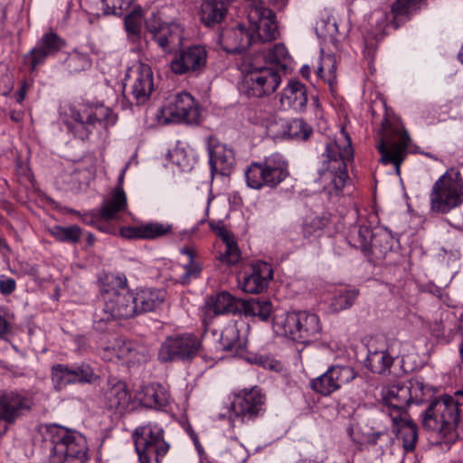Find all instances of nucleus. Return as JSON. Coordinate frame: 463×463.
Masks as SVG:
<instances>
[{"label":"nucleus","instance_id":"nucleus-1","mask_svg":"<svg viewBox=\"0 0 463 463\" xmlns=\"http://www.w3.org/2000/svg\"><path fill=\"white\" fill-rule=\"evenodd\" d=\"M462 412L463 391H457L453 395L431 401L421 414V426L437 434L444 443H454L458 437L457 427Z\"/></svg>","mask_w":463,"mask_h":463},{"label":"nucleus","instance_id":"nucleus-2","mask_svg":"<svg viewBox=\"0 0 463 463\" xmlns=\"http://www.w3.org/2000/svg\"><path fill=\"white\" fill-rule=\"evenodd\" d=\"M113 287L102 288L104 307L94 313V328L104 332L107 324L117 318H129L137 315L134 294L127 288V279L119 276L107 277Z\"/></svg>","mask_w":463,"mask_h":463},{"label":"nucleus","instance_id":"nucleus-3","mask_svg":"<svg viewBox=\"0 0 463 463\" xmlns=\"http://www.w3.org/2000/svg\"><path fill=\"white\" fill-rule=\"evenodd\" d=\"M45 439L52 446L49 463H83L86 460L88 445L81 433L50 424L46 427Z\"/></svg>","mask_w":463,"mask_h":463},{"label":"nucleus","instance_id":"nucleus-4","mask_svg":"<svg viewBox=\"0 0 463 463\" xmlns=\"http://www.w3.org/2000/svg\"><path fill=\"white\" fill-rule=\"evenodd\" d=\"M382 127L377 133L376 148L381 155L380 161L384 165L392 164L397 174L406 155L410 136L403 126L398 121L389 120L386 117L382 120Z\"/></svg>","mask_w":463,"mask_h":463},{"label":"nucleus","instance_id":"nucleus-5","mask_svg":"<svg viewBox=\"0 0 463 463\" xmlns=\"http://www.w3.org/2000/svg\"><path fill=\"white\" fill-rule=\"evenodd\" d=\"M260 56L247 57L248 66L241 83V91L249 98H262L276 91L281 82L277 68L262 64Z\"/></svg>","mask_w":463,"mask_h":463},{"label":"nucleus","instance_id":"nucleus-6","mask_svg":"<svg viewBox=\"0 0 463 463\" xmlns=\"http://www.w3.org/2000/svg\"><path fill=\"white\" fill-rule=\"evenodd\" d=\"M341 134L345 138V144L341 147L336 141L328 143L322 155L323 165L318 168L321 182H329L336 192L345 184L348 178L346 160L353 158L351 139L344 128Z\"/></svg>","mask_w":463,"mask_h":463},{"label":"nucleus","instance_id":"nucleus-7","mask_svg":"<svg viewBox=\"0 0 463 463\" xmlns=\"http://www.w3.org/2000/svg\"><path fill=\"white\" fill-rule=\"evenodd\" d=\"M463 203V178L459 172L448 170L433 184L430 205L433 213L446 214Z\"/></svg>","mask_w":463,"mask_h":463},{"label":"nucleus","instance_id":"nucleus-8","mask_svg":"<svg viewBox=\"0 0 463 463\" xmlns=\"http://www.w3.org/2000/svg\"><path fill=\"white\" fill-rule=\"evenodd\" d=\"M132 437L140 463H159L160 458L169 449V444L164 439L163 429L156 423L149 422L137 427Z\"/></svg>","mask_w":463,"mask_h":463},{"label":"nucleus","instance_id":"nucleus-9","mask_svg":"<svg viewBox=\"0 0 463 463\" xmlns=\"http://www.w3.org/2000/svg\"><path fill=\"white\" fill-rule=\"evenodd\" d=\"M71 121L67 123L69 129L81 140L89 137L90 134L99 125L104 128L116 122L112 110L104 105L88 106L80 110H72Z\"/></svg>","mask_w":463,"mask_h":463},{"label":"nucleus","instance_id":"nucleus-10","mask_svg":"<svg viewBox=\"0 0 463 463\" xmlns=\"http://www.w3.org/2000/svg\"><path fill=\"white\" fill-rule=\"evenodd\" d=\"M288 175V167L285 162L270 158L262 163H251L245 172L248 186L257 190L263 186L274 188Z\"/></svg>","mask_w":463,"mask_h":463},{"label":"nucleus","instance_id":"nucleus-11","mask_svg":"<svg viewBox=\"0 0 463 463\" xmlns=\"http://www.w3.org/2000/svg\"><path fill=\"white\" fill-rule=\"evenodd\" d=\"M202 347L201 341L193 334H181L167 337L162 344L158 357L165 363L192 361Z\"/></svg>","mask_w":463,"mask_h":463},{"label":"nucleus","instance_id":"nucleus-12","mask_svg":"<svg viewBox=\"0 0 463 463\" xmlns=\"http://www.w3.org/2000/svg\"><path fill=\"white\" fill-rule=\"evenodd\" d=\"M154 90V75L149 65L136 62L128 68L124 80V91L133 97L137 105L145 104Z\"/></svg>","mask_w":463,"mask_h":463},{"label":"nucleus","instance_id":"nucleus-13","mask_svg":"<svg viewBox=\"0 0 463 463\" xmlns=\"http://www.w3.org/2000/svg\"><path fill=\"white\" fill-rule=\"evenodd\" d=\"M284 334L298 343H307L321 330L317 315L307 312L288 313L283 322Z\"/></svg>","mask_w":463,"mask_h":463},{"label":"nucleus","instance_id":"nucleus-14","mask_svg":"<svg viewBox=\"0 0 463 463\" xmlns=\"http://www.w3.org/2000/svg\"><path fill=\"white\" fill-rule=\"evenodd\" d=\"M248 19L250 32L255 37L256 43L270 42L279 35L275 13L267 6H249Z\"/></svg>","mask_w":463,"mask_h":463},{"label":"nucleus","instance_id":"nucleus-15","mask_svg":"<svg viewBox=\"0 0 463 463\" xmlns=\"http://www.w3.org/2000/svg\"><path fill=\"white\" fill-rule=\"evenodd\" d=\"M166 121L198 124L201 117L199 104L187 92L176 94L163 107Z\"/></svg>","mask_w":463,"mask_h":463},{"label":"nucleus","instance_id":"nucleus-16","mask_svg":"<svg viewBox=\"0 0 463 463\" xmlns=\"http://www.w3.org/2000/svg\"><path fill=\"white\" fill-rule=\"evenodd\" d=\"M355 375L354 370L350 366H331L322 375L310 382V388L326 396L354 380Z\"/></svg>","mask_w":463,"mask_h":463},{"label":"nucleus","instance_id":"nucleus-17","mask_svg":"<svg viewBox=\"0 0 463 463\" xmlns=\"http://www.w3.org/2000/svg\"><path fill=\"white\" fill-rule=\"evenodd\" d=\"M66 46V41L53 31L45 33L38 41L36 46L24 56V62L34 71L45 60L57 54Z\"/></svg>","mask_w":463,"mask_h":463},{"label":"nucleus","instance_id":"nucleus-18","mask_svg":"<svg viewBox=\"0 0 463 463\" xmlns=\"http://www.w3.org/2000/svg\"><path fill=\"white\" fill-rule=\"evenodd\" d=\"M207 51L204 46L193 45L180 52L171 62L175 74L200 73L206 65Z\"/></svg>","mask_w":463,"mask_h":463},{"label":"nucleus","instance_id":"nucleus-19","mask_svg":"<svg viewBox=\"0 0 463 463\" xmlns=\"http://www.w3.org/2000/svg\"><path fill=\"white\" fill-rule=\"evenodd\" d=\"M33 402L16 392L1 390L0 391V414L7 424H14L17 419L29 412L32 409Z\"/></svg>","mask_w":463,"mask_h":463},{"label":"nucleus","instance_id":"nucleus-20","mask_svg":"<svg viewBox=\"0 0 463 463\" xmlns=\"http://www.w3.org/2000/svg\"><path fill=\"white\" fill-rule=\"evenodd\" d=\"M219 43L226 52L240 53L255 43L256 40L250 29L238 24L236 27L223 29L220 34Z\"/></svg>","mask_w":463,"mask_h":463},{"label":"nucleus","instance_id":"nucleus-21","mask_svg":"<svg viewBox=\"0 0 463 463\" xmlns=\"http://www.w3.org/2000/svg\"><path fill=\"white\" fill-rule=\"evenodd\" d=\"M242 305V299L236 298L225 291L211 296L205 302L203 323L207 324V320L221 315L241 314Z\"/></svg>","mask_w":463,"mask_h":463},{"label":"nucleus","instance_id":"nucleus-22","mask_svg":"<svg viewBox=\"0 0 463 463\" xmlns=\"http://www.w3.org/2000/svg\"><path fill=\"white\" fill-rule=\"evenodd\" d=\"M264 396L257 389L246 392L242 396H238L232 403L236 415L242 420H251L257 417L262 411Z\"/></svg>","mask_w":463,"mask_h":463},{"label":"nucleus","instance_id":"nucleus-23","mask_svg":"<svg viewBox=\"0 0 463 463\" xmlns=\"http://www.w3.org/2000/svg\"><path fill=\"white\" fill-rule=\"evenodd\" d=\"M272 269L268 263H256L251 267V272L244 276L241 282V288L246 293H261L267 288L269 280L272 279Z\"/></svg>","mask_w":463,"mask_h":463},{"label":"nucleus","instance_id":"nucleus-24","mask_svg":"<svg viewBox=\"0 0 463 463\" xmlns=\"http://www.w3.org/2000/svg\"><path fill=\"white\" fill-rule=\"evenodd\" d=\"M383 399L391 416L394 412L396 413L395 416H402L406 411V408L411 404V396L408 392L406 383H397L389 386L384 391Z\"/></svg>","mask_w":463,"mask_h":463},{"label":"nucleus","instance_id":"nucleus-25","mask_svg":"<svg viewBox=\"0 0 463 463\" xmlns=\"http://www.w3.org/2000/svg\"><path fill=\"white\" fill-rule=\"evenodd\" d=\"M152 39L167 53L174 52L182 42L180 30L176 25L162 24L159 26L147 25Z\"/></svg>","mask_w":463,"mask_h":463},{"label":"nucleus","instance_id":"nucleus-26","mask_svg":"<svg viewBox=\"0 0 463 463\" xmlns=\"http://www.w3.org/2000/svg\"><path fill=\"white\" fill-rule=\"evenodd\" d=\"M280 103L284 108L304 110L307 103L306 86L298 80H290L281 93Z\"/></svg>","mask_w":463,"mask_h":463},{"label":"nucleus","instance_id":"nucleus-27","mask_svg":"<svg viewBox=\"0 0 463 463\" xmlns=\"http://www.w3.org/2000/svg\"><path fill=\"white\" fill-rule=\"evenodd\" d=\"M130 402V392L122 381H117L105 392V403L109 410L121 413L128 409Z\"/></svg>","mask_w":463,"mask_h":463},{"label":"nucleus","instance_id":"nucleus-28","mask_svg":"<svg viewBox=\"0 0 463 463\" xmlns=\"http://www.w3.org/2000/svg\"><path fill=\"white\" fill-rule=\"evenodd\" d=\"M166 292L163 288H145L134 295L137 314L151 312L162 305Z\"/></svg>","mask_w":463,"mask_h":463},{"label":"nucleus","instance_id":"nucleus-29","mask_svg":"<svg viewBox=\"0 0 463 463\" xmlns=\"http://www.w3.org/2000/svg\"><path fill=\"white\" fill-rule=\"evenodd\" d=\"M392 431L401 439L406 450H412L418 439L417 426L411 420L392 415Z\"/></svg>","mask_w":463,"mask_h":463},{"label":"nucleus","instance_id":"nucleus-30","mask_svg":"<svg viewBox=\"0 0 463 463\" xmlns=\"http://www.w3.org/2000/svg\"><path fill=\"white\" fill-rule=\"evenodd\" d=\"M210 165L213 173L222 175H229L233 166V157L231 151H226L221 145L209 147Z\"/></svg>","mask_w":463,"mask_h":463},{"label":"nucleus","instance_id":"nucleus-31","mask_svg":"<svg viewBox=\"0 0 463 463\" xmlns=\"http://www.w3.org/2000/svg\"><path fill=\"white\" fill-rule=\"evenodd\" d=\"M227 5L220 0H205L201 5V20L207 26L220 24L226 15Z\"/></svg>","mask_w":463,"mask_h":463},{"label":"nucleus","instance_id":"nucleus-32","mask_svg":"<svg viewBox=\"0 0 463 463\" xmlns=\"http://www.w3.org/2000/svg\"><path fill=\"white\" fill-rule=\"evenodd\" d=\"M139 396L140 402L148 408H161L168 403V393L161 385L145 386Z\"/></svg>","mask_w":463,"mask_h":463},{"label":"nucleus","instance_id":"nucleus-33","mask_svg":"<svg viewBox=\"0 0 463 463\" xmlns=\"http://www.w3.org/2000/svg\"><path fill=\"white\" fill-rule=\"evenodd\" d=\"M181 253L187 256V261L183 265L184 272L177 281L182 285H187L193 279L200 277L203 267L201 262L196 260V254L193 248L184 247L181 249Z\"/></svg>","mask_w":463,"mask_h":463},{"label":"nucleus","instance_id":"nucleus-34","mask_svg":"<svg viewBox=\"0 0 463 463\" xmlns=\"http://www.w3.org/2000/svg\"><path fill=\"white\" fill-rule=\"evenodd\" d=\"M408 392L411 396V403L421 404L430 403L433 401L435 390L433 387L426 384L420 378H412L407 383Z\"/></svg>","mask_w":463,"mask_h":463},{"label":"nucleus","instance_id":"nucleus-35","mask_svg":"<svg viewBox=\"0 0 463 463\" xmlns=\"http://www.w3.org/2000/svg\"><path fill=\"white\" fill-rule=\"evenodd\" d=\"M392 242L391 234L386 231H376L373 238H371L366 254L370 253L376 260L384 259L386 254L392 250Z\"/></svg>","mask_w":463,"mask_h":463},{"label":"nucleus","instance_id":"nucleus-36","mask_svg":"<svg viewBox=\"0 0 463 463\" xmlns=\"http://www.w3.org/2000/svg\"><path fill=\"white\" fill-rule=\"evenodd\" d=\"M220 342L223 350L236 353L246 346V339L241 335L235 324H230L222 330Z\"/></svg>","mask_w":463,"mask_h":463},{"label":"nucleus","instance_id":"nucleus-37","mask_svg":"<svg viewBox=\"0 0 463 463\" xmlns=\"http://www.w3.org/2000/svg\"><path fill=\"white\" fill-rule=\"evenodd\" d=\"M253 56H260V60L262 64L275 67L279 71V69H286V65L283 62L288 58V52L283 43H278L269 50L268 52H260Z\"/></svg>","mask_w":463,"mask_h":463},{"label":"nucleus","instance_id":"nucleus-38","mask_svg":"<svg viewBox=\"0 0 463 463\" xmlns=\"http://www.w3.org/2000/svg\"><path fill=\"white\" fill-rule=\"evenodd\" d=\"M393 358L385 351L369 352L365 360V366L374 373L384 374L390 372Z\"/></svg>","mask_w":463,"mask_h":463},{"label":"nucleus","instance_id":"nucleus-39","mask_svg":"<svg viewBox=\"0 0 463 463\" xmlns=\"http://www.w3.org/2000/svg\"><path fill=\"white\" fill-rule=\"evenodd\" d=\"M127 206V197L122 187H117L112 197L102 206L100 214L103 219L109 221L116 217L117 213Z\"/></svg>","mask_w":463,"mask_h":463},{"label":"nucleus","instance_id":"nucleus-40","mask_svg":"<svg viewBox=\"0 0 463 463\" xmlns=\"http://www.w3.org/2000/svg\"><path fill=\"white\" fill-rule=\"evenodd\" d=\"M241 313L245 316L258 317L261 320L266 321L269 318L271 314V304L268 300H260L251 298L249 300H242Z\"/></svg>","mask_w":463,"mask_h":463},{"label":"nucleus","instance_id":"nucleus-41","mask_svg":"<svg viewBox=\"0 0 463 463\" xmlns=\"http://www.w3.org/2000/svg\"><path fill=\"white\" fill-rule=\"evenodd\" d=\"M51 234L59 241L75 244L82 235V231L78 225L60 226L55 225L50 230Z\"/></svg>","mask_w":463,"mask_h":463},{"label":"nucleus","instance_id":"nucleus-42","mask_svg":"<svg viewBox=\"0 0 463 463\" xmlns=\"http://www.w3.org/2000/svg\"><path fill=\"white\" fill-rule=\"evenodd\" d=\"M317 75L333 87L336 82V61L333 55L322 58L321 64L317 68Z\"/></svg>","mask_w":463,"mask_h":463},{"label":"nucleus","instance_id":"nucleus-43","mask_svg":"<svg viewBox=\"0 0 463 463\" xmlns=\"http://www.w3.org/2000/svg\"><path fill=\"white\" fill-rule=\"evenodd\" d=\"M71 378L73 383H93L99 376L87 364H80L75 367H70Z\"/></svg>","mask_w":463,"mask_h":463},{"label":"nucleus","instance_id":"nucleus-44","mask_svg":"<svg viewBox=\"0 0 463 463\" xmlns=\"http://www.w3.org/2000/svg\"><path fill=\"white\" fill-rule=\"evenodd\" d=\"M52 382L54 389L61 391L69 384H72L70 366L67 364H54L52 367Z\"/></svg>","mask_w":463,"mask_h":463},{"label":"nucleus","instance_id":"nucleus-45","mask_svg":"<svg viewBox=\"0 0 463 463\" xmlns=\"http://www.w3.org/2000/svg\"><path fill=\"white\" fill-rule=\"evenodd\" d=\"M143 12L141 7L134 8L124 19V24L128 34L133 38H138L141 33Z\"/></svg>","mask_w":463,"mask_h":463},{"label":"nucleus","instance_id":"nucleus-46","mask_svg":"<svg viewBox=\"0 0 463 463\" xmlns=\"http://www.w3.org/2000/svg\"><path fill=\"white\" fill-rule=\"evenodd\" d=\"M358 294L359 291L357 289H348L338 292L332 299V308L335 311H341L351 307Z\"/></svg>","mask_w":463,"mask_h":463},{"label":"nucleus","instance_id":"nucleus-47","mask_svg":"<svg viewBox=\"0 0 463 463\" xmlns=\"http://www.w3.org/2000/svg\"><path fill=\"white\" fill-rule=\"evenodd\" d=\"M374 232L367 226H359L350 236V242L354 247L361 249L364 253L367 252L370 245L371 238H373Z\"/></svg>","mask_w":463,"mask_h":463},{"label":"nucleus","instance_id":"nucleus-48","mask_svg":"<svg viewBox=\"0 0 463 463\" xmlns=\"http://www.w3.org/2000/svg\"><path fill=\"white\" fill-rule=\"evenodd\" d=\"M329 217L326 214L318 215L307 220L303 224V235L305 238H310L317 235L327 226Z\"/></svg>","mask_w":463,"mask_h":463},{"label":"nucleus","instance_id":"nucleus-49","mask_svg":"<svg viewBox=\"0 0 463 463\" xmlns=\"http://www.w3.org/2000/svg\"><path fill=\"white\" fill-rule=\"evenodd\" d=\"M142 235L145 240H154L172 232V225L159 222H149L141 225Z\"/></svg>","mask_w":463,"mask_h":463},{"label":"nucleus","instance_id":"nucleus-50","mask_svg":"<svg viewBox=\"0 0 463 463\" xmlns=\"http://www.w3.org/2000/svg\"><path fill=\"white\" fill-rule=\"evenodd\" d=\"M222 459L230 463H242L247 453L244 447L236 440H232L226 449L222 453Z\"/></svg>","mask_w":463,"mask_h":463},{"label":"nucleus","instance_id":"nucleus-51","mask_svg":"<svg viewBox=\"0 0 463 463\" xmlns=\"http://www.w3.org/2000/svg\"><path fill=\"white\" fill-rule=\"evenodd\" d=\"M312 132V128L301 118L293 119L288 125V134L291 138L307 140Z\"/></svg>","mask_w":463,"mask_h":463},{"label":"nucleus","instance_id":"nucleus-52","mask_svg":"<svg viewBox=\"0 0 463 463\" xmlns=\"http://www.w3.org/2000/svg\"><path fill=\"white\" fill-rule=\"evenodd\" d=\"M224 245L225 250L224 252L221 254V261L226 263L227 265H234L238 263L241 260V250L235 240L226 242Z\"/></svg>","mask_w":463,"mask_h":463},{"label":"nucleus","instance_id":"nucleus-53","mask_svg":"<svg viewBox=\"0 0 463 463\" xmlns=\"http://www.w3.org/2000/svg\"><path fill=\"white\" fill-rule=\"evenodd\" d=\"M420 0H395L392 5V14L393 18L403 16L410 14L417 8Z\"/></svg>","mask_w":463,"mask_h":463},{"label":"nucleus","instance_id":"nucleus-54","mask_svg":"<svg viewBox=\"0 0 463 463\" xmlns=\"http://www.w3.org/2000/svg\"><path fill=\"white\" fill-rule=\"evenodd\" d=\"M69 66L74 71H83L90 66V61L88 56L75 53L69 60Z\"/></svg>","mask_w":463,"mask_h":463},{"label":"nucleus","instance_id":"nucleus-55","mask_svg":"<svg viewBox=\"0 0 463 463\" xmlns=\"http://www.w3.org/2000/svg\"><path fill=\"white\" fill-rule=\"evenodd\" d=\"M430 330L433 336L437 338L444 337L445 335V325L443 316L436 317L430 325Z\"/></svg>","mask_w":463,"mask_h":463},{"label":"nucleus","instance_id":"nucleus-56","mask_svg":"<svg viewBox=\"0 0 463 463\" xmlns=\"http://www.w3.org/2000/svg\"><path fill=\"white\" fill-rule=\"evenodd\" d=\"M141 231H142L141 225L135 226V227H124V228H121L120 234L122 237H124L126 239H129V240L143 239Z\"/></svg>","mask_w":463,"mask_h":463},{"label":"nucleus","instance_id":"nucleus-57","mask_svg":"<svg viewBox=\"0 0 463 463\" xmlns=\"http://www.w3.org/2000/svg\"><path fill=\"white\" fill-rule=\"evenodd\" d=\"M16 288V282L11 278H1L0 279V293L5 296H8L14 291Z\"/></svg>","mask_w":463,"mask_h":463},{"label":"nucleus","instance_id":"nucleus-58","mask_svg":"<svg viewBox=\"0 0 463 463\" xmlns=\"http://www.w3.org/2000/svg\"><path fill=\"white\" fill-rule=\"evenodd\" d=\"M211 226L213 230L216 232L217 236L221 238L223 243L234 240L233 234L231 232H229L224 225H213L211 223Z\"/></svg>","mask_w":463,"mask_h":463},{"label":"nucleus","instance_id":"nucleus-59","mask_svg":"<svg viewBox=\"0 0 463 463\" xmlns=\"http://www.w3.org/2000/svg\"><path fill=\"white\" fill-rule=\"evenodd\" d=\"M259 361H260V364L264 368H269V370H272V371H279L281 368V365L279 362L270 360L269 358H267V357H260Z\"/></svg>","mask_w":463,"mask_h":463},{"label":"nucleus","instance_id":"nucleus-60","mask_svg":"<svg viewBox=\"0 0 463 463\" xmlns=\"http://www.w3.org/2000/svg\"><path fill=\"white\" fill-rule=\"evenodd\" d=\"M30 87H31V84L25 80H24L21 83V86L15 94V99H16L17 103L21 104L24 100L26 92L30 89Z\"/></svg>","mask_w":463,"mask_h":463},{"label":"nucleus","instance_id":"nucleus-61","mask_svg":"<svg viewBox=\"0 0 463 463\" xmlns=\"http://www.w3.org/2000/svg\"><path fill=\"white\" fill-rule=\"evenodd\" d=\"M250 5L267 6L271 5L280 8L283 5V0H250Z\"/></svg>","mask_w":463,"mask_h":463},{"label":"nucleus","instance_id":"nucleus-62","mask_svg":"<svg viewBox=\"0 0 463 463\" xmlns=\"http://www.w3.org/2000/svg\"><path fill=\"white\" fill-rule=\"evenodd\" d=\"M11 325L2 316H0V339H5L10 334Z\"/></svg>","mask_w":463,"mask_h":463},{"label":"nucleus","instance_id":"nucleus-63","mask_svg":"<svg viewBox=\"0 0 463 463\" xmlns=\"http://www.w3.org/2000/svg\"><path fill=\"white\" fill-rule=\"evenodd\" d=\"M384 434L383 430H377L373 433L366 434V442L371 445H375L378 439Z\"/></svg>","mask_w":463,"mask_h":463},{"label":"nucleus","instance_id":"nucleus-64","mask_svg":"<svg viewBox=\"0 0 463 463\" xmlns=\"http://www.w3.org/2000/svg\"><path fill=\"white\" fill-rule=\"evenodd\" d=\"M108 1L109 0H101L102 5H105L104 14H117L116 5L112 3V5L110 6V5Z\"/></svg>","mask_w":463,"mask_h":463}]
</instances>
